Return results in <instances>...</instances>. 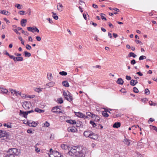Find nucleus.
<instances>
[{
	"label": "nucleus",
	"instance_id": "nucleus-48",
	"mask_svg": "<svg viewBox=\"0 0 157 157\" xmlns=\"http://www.w3.org/2000/svg\"><path fill=\"white\" fill-rule=\"evenodd\" d=\"M35 150L37 152H40V149L39 148H37L35 146Z\"/></svg>",
	"mask_w": 157,
	"mask_h": 157
},
{
	"label": "nucleus",
	"instance_id": "nucleus-28",
	"mask_svg": "<svg viewBox=\"0 0 157 157\" xmlns=\"http://www.w3.org/2000/svg\"><path fill=\"white\" fill-rule=\"evenodd\" d=\"M25 56V57H29L31 56V54L30 53L28 52L27 51H25L24 52Z\"/></svg>",
	"mask_w": 157,
	"mask_h": 157
},
{
	"label": "nucleus",
	"instance_id": "nucleus-29",
	"mask_svg": "<svg viewBox=\"0 0 157 157\" xmlns=\"http://www.w3.org/2000/svg\"><path fill=\"white\" fill-rule=\"evenodd\" d=\"M23 60V58L22 57H15V61H21Z\"/></svg>",
	"mask_w": 157,
	"mask_h": 157
},
{
	"label": "nucleus",
	"instance_id": "nucleus-49",
	"mask_svg": "<svg viewBox=\"0 0 157 157\" xmlns=\"http://www.w3.org/2000/svg\"><path fill=\"white\" fill-rule=\"evenodd\" d=\"M131 63L132 65H134L136 63V60L134 59H133L131 61Z\"/></svg>",
	"mask_w": 157,
	"mask_h": 157
},
{
	"label": "nucleus",
	"instance_id": "nucleus-46",
	"mask_svg": "<svg viewBox=\"0 0 157 157\" xmlns=\"http://www.w3.org/2000/svg\"><path fill=\"white\" fill-rule=\"evenodd\" d=\"M103 15H105V14L103 13H101V19L103 20H105V21H106V18L105 17L103 16Z\"/></svg>",
	"mask_w": 157,
	"mask_h": 157
},
{
	"label": "nucleus",
	"instance_id": "nucleus-24",
	"mask_svg": "<svg viewBox=\"0 0 157 157\" xmlns=\"http://www.w3.org/2000/svg\"><path fill=\"white\" fill-rule=\"evenodd\" d=\"M117 83L118 84L122 85L124 83V81L121 78H119L117 80Z\"/></svg>",
	"mask_w": 157,
	"mask_h": 157
},
{
	"label": "nucleus",
	"instance_id": "nucleus-47",
	"mask_svg": "<svg viewBox=\"0 0 157 157\" xmlns=\"http://www.w3.org/2000/svg\"><path fill=\"white\" fill-rule=\"evenodd\" d=\"M49 125L50 124L48 121H46L45 123L44 124V125L46 127H48Z\"/></svg>",
	"mask_w": 157,
	"mask_h": 157
},
{
	"label": "nucleus",
	"instance_id": "nucleus-17",
	"mask_svg": "<svg viewBox=\"0 0 157 157\" xmlns=\"http://www.w3.org/2000/svg\"><path fill=\"white\" fill-rule=\"evenodd\" d=\"M27 22V20L26 19H22L21 21V25L23 27H24L26 25L24 24L25 23Z\"/></svg>",
	"mask_w": 157,
	"mask_h": 157
},
{
	"label": "nucleus",
	"instance_id": "nucleus-43",
	"mask_svg": "<svg viewBox=\"0 0 157 157\" xmlns=\"http://www.w3.org/2000/svg\"><path fill=\"white\" fill-rule=\"evenodd\" d=\"M21 5L19 4H17L15 5V7L19 9H21Z\"/></svg>",
	"mask_w": 157,
	"mask_h": 157
},
{
	"label": "nucleus",
	"instance_id": "nucleus-55",
	"mask_svg": "<svg viewBox=\"0 0 157 157\" xmlns=\"http://www.w3.org/2000/svg\"><path fill=\"white\" fill-rule=\"evenodd\" d=\"M27 132L28 133H33V131L31 129H28L27 130Z\"/></svg>",
	"mask_w": 157,
	"mask_h": 157
},
{
	"label": "nucleus",
	"instance_id": "nucleus-34",
	"mask_svg": "<svg viewBox=\"0 0 157 157\" xmlns=\"http://www.w3.org/2000/svg\"><path fill=\"white\" fill-rule=\"evenodd\" d=\"M57 102L58 103L61 104L63 102V100L62 98H59L57 99Z\"/></svg>",
	"mask_w": 157,
	"mask_h": 157
},
{
	"label": "nucleus",
	"instance_id": "nucleus-35",
	"mask_svg": "<svg viewBox=\"0 0 157 157\" xmlns=\"http://www.w3.org/2000/svg\"><path fill=\"white\" fill-rule=\"evenodd\" d=\"M100 118L99 117H98L97 115H96L95 117V118L94 119V121H96V122H99V121H100Z\"/></svg>",
	"mask_w": 157,
	"mask_h": 157
},
{
	"label": "nucleus",
	"instance_id": "nucleus-10",
	"mask_svg": "<svg viewBox=\"0 0 157 157\" xmlns=\"http://www.w3.org/2000/svg\"><path fill=\"white\" fill-rule=\"evenodd\" d=\"M61 147L63 150H66L68 149L69 151H70L71 149L70 147H69L68 145L63 144L61 145Z\"/></svg>",
	"mask_w": 157,
	"mask_h": 157
},
{
	"label": "nucleus",
	"instance_id": "nucleus-57",
	"mask_svg": "<svg viewBox=\"0 0 157 157\" xmlns=\"http://www.w3.org/2000/svg\"><path fill=\"white\" fill-rule=\"evenodd\" d=\"M55 155L52 153H50V154H49V157H55L56 156L54 155Z\"/></svg>",
	"mask_w": 157,
	"mask_h": 157
},
{
	"label": "nucleus",
	"instance_id": "nucleus-15",
	"mask_svg": "<svg viewBox=\"0 0 157 157\" xmlns=\"http://www.w3.org/2000/svg\"><path fill=\"white\" fill-rule=\"evenodd\" d=\"M10 91L11 93L14 92V94L17 96L18 95H21V93L19 92V91H17L15 90H13V89H11L10 90Z\"/></svg>",
	"mask_w": 157,
	"mask_h": 157
},
{
	"label": "nucleus",
	"instance_id": "nucleus-53",
	"mask_svg": "<svg viewBox=\"0 0 157 157\" xmlns=\"http://www.w3.org/2000/svg\"><path fill=\"white\" fill-rule=\"evenodd\" d=\"M36 39L38 41H40L41 40V38L39 36H36Z\"/></svg>",
	"mask_w": 157,
	"mask_h": 157
},
{
	"label": "nucleus",
	"instance_id": "nucleus-2",
	"mask_svg": "<svg viewBox=\"0 0 157 157\" xmlns=\"http://www.w3.org/2000/svg\"><path fill=\"white\" fill-rule=\"evenodd\" d=\"M10 135L8 132H7L5 130H0V139L1 140H6L9 139Z\"/></svg>",
	"mask_w": 157,
	"mask_h": 157
},
{
	"label": "nucleus",
	"instance_id": "nucleus-54",
	"mask_svg": "<svg viewBox=\"0 0 157 157\" xmlns=\"http://www.w3.org/2000/svg\"><path fill=\"white\" fill-rule=\"evenodd\" d=\"M48 79L50 80H51L52 79V74L51 73H50L49 75V76H48Z\"/></svg>",
	"mask_w": 157,
	"mask_h": 157
},
{
	"label": "nucleus",
	"instance_id": "nucleus-61",
	"mask_svg": "<svg viewBox=\"0 0 157 157\" xmlns=\"http://www.w3.org/2000/svg\"><path fill=\"white\" fill-rule=\"evenodd\" d=\"M31 10L30 9H28L27 10V13L28 14V15H31Z\"/></svg>",
	"mask_w": 157,
	"mask_h": 157
},
{
	"label": "nucleus",
	"instance_id": "nucleus-26",
	"mask_svg": "<svg viewBox=\"0 0 157 157\" xmlns=\"http://www.w3.org/2000/svg\"><path fill=\"white\" fill-rule=\"evenodd\" d=\"M58 109H60L59 108L58 106H56L55 107H54L52 108V111L53 113H57V112H58V111H57V110L53 111V110H54L55 109H56V110H57Z\"/></svg>",
	"mask_w": 157,
	"mask_h": 157
},
{
	"label": "nucleus",
	"instance_id": "nucleus-9",
	"mask_svg": "<svg viewBox=\"0 0 157 157\" xmlns=\"http://www.w3.org/2000/svg\"><path fill=\"white\" fill-rule=\"evenodd\" d=\"M19 115H20L22 116V117L25 118L27 117L28 115L26 111L24 112L21 110H20V111Z\"/></svg>",
	"mask_w": 157,
	"mask_h": 157
},
{
	"label": "nucleus",
	"instance_id": "nucleus-8",
	"mask_svg": "<svg viewBox=\"0 0 157 157\" xmlns=\"http://www.w3.org/2000/svg\"><path fill=\"white\" fill-rule=\"evenodd\" d=\"M91 133L92 132L91 131H87L84 132L83 134L86 137L90 138L91 136Z\"/></svg>",
	"mask_w": 157,
	"mask_h": 157
},
{
	"label": "nucleus",
	"instance_id": "nucleus-37",
	"mask_svg": "<svg viewBox=\"0 0 157 157\" xmlns=\"http://www.w3.org/2000/svg\"><path fill=\"white\" fill-rule=\"evenodd\" d=\"M2 91L1 93L2 94H6L8 92V90L6 89H2Z\"/></svg>",
	"mask_w": 157,
	"mask_h": 157
},
{
	"label": "nucleus",
	"instance_id": "nucleus-7",
	"mask_svg": "<svg viewBox=\"0 0 157 157\" xmlns=\"http://www.w3.org/2000/svg\"><path fill=\"white\" fill-rule=\"evenodd\" d=\"M27 123L30 127H36L37 125V123L35 121H33L32 122L30 123L29 121H27Z\"/></svg>",
	"mask_w": 157,
	"mask_h": 157
},
{
	"label": "nucleus",
	"instance_id": "nucleus-33",
	"mask_svg": "<svg viewBox=\"0 0 157 157\" xmlns=\"http://www.w3.org/2000/svg\"><path fill=\"white\" fill-rule=\"evenodd\" d=\"M129 56H128V57H132L133 58H135L136 56V55L134 53L132 52H130L129 54Z\"/></svg>",
	"mask_w": 157,
	"mask_h": 157
},
{
	"label": "nucleus",
	"instance_id": "nucleus-21",
	"mask_svg": "<svg viewBox=\"0 0 157 157\" xmlns=\"http://www.w3.org/2000/svg\"><path fill=\"white\" fill-rule=\"evenodd\" d=\"M121 126V123L120 122H116L113 125L114 128H118Z\"/></svg>",
	"mask_w": 157,
	"mask_h": 157
},
{
	"label": "nucleus",
	"instance_id": "nucleus-52",
	"mask_svg": "<svg viewBox=\"0 0 157 157\" xmlns=\"http://www.w3.org/2000/svg\"><path fill=\"white\" fill-rule=\"evenodd\" d=\"M9 57L10 59H13L14 61H15V57L14 56L10 55Z\"/></svg>",
	"mask_w": 157,
	"mask_h": 157
},
{
	"label": "nucleus",
	"instance_id": "nucleus-14",
	"mask_svg": "<svg viewBox=\"0 0 157 157\" xmlns=\"http://www.w3.org/2000/svg\"><path fill=\"white\" fill-rule=\"evenodd\" d=\"M4 127H6L7 128H12V123H8L7 124L4 123L3 124Z\"/></svg>",
	"mask_w": 157,
	"mask_h": 157
},
{
	"label": "nucleus",
	"instance_id": "nucleus-19",
	"mask_svg": "<svg viewBox=\"0 0 157 157\" xmlns=\"http://www.w3.org/2000/svg\"><path fill=\"white\" fill-rule=\"evenodd\" d=\"M66 122L71 124H76V122L75 120H67L66 121Z\"/></svg>",
	"mask_w": 157,
	"mask_h": 157
},
{
	"label": "nucleus",
	"instance_id": "nucleus-23",
	"mask_svg": "<svg viewBox=\"0 0 157 157\" xmlns=\"http://www.w3.org/2000/svg\"><path fill=\"white\" fill-rule=\"evenodd\" d=\"M62 84L63 86L68 87L69 86V83L67 81H64L62 82Z\"/></svg>",
	"mask_w": 157,
	"mask_h": 157
},
{
	"label": "nucleus",
	"instance_id": "nucleus-31",
	"mask_svg": "<svg viewBox=\"0 0 157 157\" xmlns=\"http://www.w3.org/2000/svg\"><path fill=\"white\" fill-rule=\"evenodd\" d=\"M102 114L104 117H108L109 116V114L107 113V111H104L102 112Z\"/></svg>",
	"mask_w": 157,
	"mask_h": 157
},
{
	"label": "nucleus",
	"instance_id": "nucleus-60",
	"mask_svg": "<svg viewBox=\"0 0 157 157\" xmlns=\"http://www.w3.org/2000/svg\"><path fill=\"white\" fill-rule=\"evenodd\" d=\"M109 27H111L112 28H113V25L110 22H109Z\"/></svg>",
	"mask_w": 157,
	"mask_h": 157
},
{
	"label": "nucleus",
	"instance_id": "nucleus-39",
	"mask_svg": "<svg viewBox=\"0 0 157 157\" xmlns=\"http://www.w3.org/2000/svg\"><path fill=\"white\" fill-rule=\"evenodd\" d=\"M146 58V56H141L139 58V60H142Z\"/></svg>",
	"mask_w": 157,
	"mask_h": 157
},
{
	"label": "nucleus",
	"instance_id": "nucleus-27",
	"mask_svg": "<svg viewBox=\"0 0 157 157\" xmlns=\"http://www.w3.org/2000/svg\"><path fill=\"white\" fill-rule=\"evenodd\" d=\"M35 111L39 113H43L44 112V110L38 108H35Z\"/></svg>",
	"mask_w": 157,
	"mask_h": 157
},
{
	"label": "nucleus",
	"instance_id": "nucleus-42",
	"mask_svg": "<svg viewBox=\"0 0 157 157\" xmlns=\"http://www.w3.org/2000/svg\"><path fill=\"white\" fill-rule=\"evenodd\" d=\"M21 32L25 35L28 36L29 35V33L27 31H24L23 30H22Z\"/></svg>",
	"mask_w": 157,
	"mask_h": 157
},
{
	"label": "nucleus",
	"instance_id": "nucleus-36",
	"mask_svg": "<svg viewBox=\"0 0 157 157\" xmlns=\"http://www.w3.org/2000/svg\"><path fill=\"white\" fill-rule=\"evenodd\" d=\"M59 74L63 76H66L67 75V73L66 72L64 71H62L60 72Z\"/></svg>",
	"mask_w": 157,
	"mask_h": 157
},
{
	"label": "nucleus",
	"instance_id": "nucleus-40",
	"mask_svg": "<svg viewBox=\"0 0 157 157\" xmlns=\"http://www.w3.org/2000/svg\"><path fill=\"white\" fill-rule=\"evenodd\" d=\"M133 91L134 92L136 93H137L139 92L138 89L136 87H134L133 88Z\"/></svg>",
	"mask_w": 157,
	"mask_h": 157
},
{
	"label": "nucleus",
	"instance_id": "nucleus-50",
	"mask_svg": "<svg viewBox=\"0 0 157 157\" xmlns=\"http://www.w3.org/2000/svg\"><path fill=\"white\" fill-rule=\"evenodd\" d=\"M13 30L17 34L20 35V33L17 30V29H13Z\"/></svg>",
	"mask_w": 157,
	"mask_h": 157
},
{
	"label": "nucleus",
	"instance_id": "nucleus-20",
	"mask_svg": "<svg viewBox=\"0 0 157 157\" xmlns=\"http://www.w3.org/2000/svg\"><path fill=\"white\" fill-rule=\"evenodd\" d=\"M27 29L29 31L33 33L35 31V26L34 27H28Z\"/></svg>",
	"mask_w": 157,
	"mask_h": 157
},
{
	"label": "nucleus",
	"instance_id": "nucleus-11",
	"mask_svg": "<svg viewBox=\"0 0 157 157\" xmlns=\"http://www.w3.org/2000/svg\"><path fill=\"white\" fill-rule=\"evenodd\" d=\"M57 10L59 11H62L63 9V6L60 3H58L57 6Z\"/></svg>",
	"mask_w": 157,
	"mask_h": 157
},
{
	"label": "nucleus",
	"instance_id": "nucleus-16",
	"mask_svg": "<svg viewBox=\"0 0 157 157\" xmlns=\"http://www.w3.org/2000/svg\"><path fill=\"white\" fill-rule=\"evenodd\" d=\"M130 141V140L129 139L125 138L123 142L126 144L128 146H129L131 143Z\"/></svg>",
	"mask_w": 157,
	"mask_h": 157
},
{
	"label": "nucleus",
	"instance_id": "nucleus-30",
	"mask_svg": "<svg viewBox=\"0 0 157 157\" xmlns=\"http://www.w3.org/2000/svg\"><path fill=\"white\" fill-rule=\"evenodd\" d=\"M55 84V83L53 82H51L48 83L46 85L49 87L53 86Z\"/></svg>",
	"mask_w": 157,
	"mask_h": 157
},
{
	"label": "nucleus",
	"instance_id": "nucleus-51",
	"mask_svg": "<svg viewBox=\"0 0 157 157\" xmlns=\"http://www.w3.org/2000/svg\"><path fill=\"white\" fill-rule=\"evenodd\" d=\"M126 79L128 80H131V77L130 76H128V75H126Z\"/></svg>",
	"mask_w": 157,
	"mask_h": 157
},
{
	"label": "nucleus",
	"instance_id": "nucleus-56",
	"mask_svg": "<svg viewBox=\"0 0 157 157\" xmlns=\"http://www.w3.org/2000/svg\"><path fill=\"white\" fill-rule=\"evenodd\" d=\"M35 91H36V92H40L41 91V89H40V88H36V90H35Z\"/></svg>",
	"mask_w": 157,
	"mask_h": 157
},
{
	"label": "nucleus",
	"instance_id": "nucleus-4",
	"mask_svg": "<svg viewBox=\"0 0 157 157\" xmlns=\"http://www.w3.org/2000/svg\"><path fill=\"white\" fill-rule=\"evenodd\" d=\"M8 152L15 156H17L19 154L18 151V149L16 148H10Z\"/></svg>",
	"mask_w": 157,
	"mask_h": 157
},
{
	"label": "nucleus",
	"instance_id": "nucleus-59",
	"mask_svg": "<svg viewBox=\"0 0 157 157\" xmlns=\"http://www.w3.org/2000/svg\"><path fill=\"white\" fill-rule=\"evenodd\" d=\"M149 127L151 129H153L154 130H155V128H154V127H156L155 126H154L152 125H150L149 126Z\"/></svg>",
	"mask_w": 157,
	"mask_h": 157
},
{
	"label": "nucleus",
	"instance_id": "nucleus-12",
	"mask_svg": "<svg viewBox=\"0 0 157 157\" xmlns=\"http://www.w3.org/2000/svg\"><path fill=\"white\" fill-rule=\"evenodd\" d=\"M91 136L90 138L91 139L93 140H96L98 138V136L97 134L93 133L92 132L91 133Z\"/></svg>",
	"mask_w": 157,
	"mask_h": 157
},
{
	"label": "nucleus",
	"instance_id": "nucleus-38",
	"mask_svg": "<svg viewBox=\"0 0 157 157\" xmlns=\"http://www.w3.org/2000/svg\"><path fill=\"white\" fill-rule=\"evenodd\" d=\"M90 123L92 124L93 126V127L94 128L96 126V123H94V121H90Z\"/></svg>",
	"mask_w": 157,
	"mask_h": 157
},
{
	"label": "nucleus",
	"instance_id": "nucleus-22",
	"mask_svg": "<svg viewBox=\"0 0 157 157\" xmlns=\"http://www.w3.org/2000/svg\"><path fill=\"white\" fill-rule=\"evenodd\" d=\"M67 130L69 132H74L77 130V129L75 128L69 127L68 128Z\"/></svg>",
	"mask_w": 157,
	"mask_h": 157
},
{
	"label": "nucleus",
	"instance_id": "nucleus-62",
	"mask_svg": "<svg viewBox=\"0 0 157 157\" xmlns=\"http://www.w3.org/2000/svg\"><path fill=\"white\" fill-rule=\"evenodd\" d=\"M91 113H92L89 112H87L86 113V115L87 116L90 117Z\"/></svg>",
	"mask_w": 157,
	"mask_h": 157
},
{
	"label": "nucleus",
	"instance_id": "nucleus-58",
	"mask_svg": "<svg viewBox=\"0 0 157 157\" xmlns=\"http://www.w3.org/2000/svg\"><path fill=\"white\" fill-rule=\"evenodd\" d=\"M136 74H138V75L140 76H142L143 75V74L142 73H141L140 71L137 72L136 73Z\"/></svg>",
	"mask_w": 157,
	"mask_h": 157
},
{
	"label": "nucleus",
	"instance_id": "nucleus-41",
	"mask_svg": "<svg viewBox=\"0 0 157 157\" xmlns=\"http://www.w3.org/2000/svg\"><path fill=\"white\" fill-rule=\"evenodd\" d=\"M145 94L148 95L150 94V91L148 89L146 88L145 90Z\"/></svg>",
	"mask_w": 157,
	"mask_h": 157
},
{
	"label": "nucleus",
	"instance_id": "nucleus-5",
	"mask_svg": "<svg viewBox=\"0 0 157 157\" xmlns=\"http://www.w3.org/2000/svg\"><path fill=\"white\" fill-rule=\"evenodd\" d=\"M30 104V103L29 102L27 101H25L23 102L22 104V105L23 107L26 109H30L29 105Z\"/></svg>",
	"mask_w": 157,
	"mask_h": 157
},
{
	"label": "nucleus",
	"instance_id": "nucleus-1",
	"mask_svg": "<svg viewBox=\"0 0 157 157\" xmlns=\"http://www.w3.org/2000/svg\"><path fill=\"white\" fill-rule=\"evenodd\" d=\"M86 148L82 147L73 146L68 152V154L71 156L75 155L78 157H85Z\"/></svg>",
	"mask_w": 157,
	"mask_h": 157
},
{
	"label": "nucleus",
	"instance_id": "nucleus-45",
	"mask_svg": "<svg viewBox=\"0 0 157 157\" xmlns=\"http://www.w3.org/2000/svg\"><path fill=\"white\" fill-rule=\"evenodd\" d=\"M25 11L21 10V11H20L18 13L21 15H24L25 14Z\"/></svg>",
	"mask_w": 157,
	"mask_h": 157
},
{
	"label": "nucleus",
	"instance_id": "nucleus-44",
	"mask_svg": "<svg viewBox=\"0 0 157 157\" xmlns=\"http://www.w3.org/2000/svg\"><path fill=\"white\" fill-rule=\"evenodd\" d=\"M26 48L27 49L30 50L31 48V47L29 44H27L26 45Z\"/></svg>",
	"mask_w": 157,
	"mask_h": 157
},
{
	"label": "nucleus",
	"instance_id": "nucleus-64",
	"mask_svg": "<svg viewBox=\"0 0 157 157\" xmlns=\"http://www.w3.org/2000/svg\"><path fill=\"white\" fill-rule=\"evenodd\" d=\"M90 23L92 24V25H93L94 26H96L97 25L96 23H94L93 21H91Z\"/></svg>",
	"mask_w": 157,
	"mask_h": 157
},
{
	"label": "nucleus",
	"instance_id": "nucleus-6",
	"mask_svg": "<svg viewBox=\"0 0 157 157\" xmlns=\"http://www.w3.org/2000/svg\"><path fill=\"white\" fill-rule=\"evenodd\" d=\"M75 113L76 116L80 118H84L85 119L88 118V117L87 116H86L85 115H83L82 113L80 112L77 113L75 112Z\"/></svg>",
	"mask_w": 157,
	"mask_h": 157
},
{
	"label": "nucleus",
	"instance_id": "nucleus-13",
	"mask_svg": "<svg viewBox=\"0 0 157 157\" xmlns=\"http://www.w3.org/2000/svg\"><path fill=\"white\" fill-rule=\"evenodd\" d=\"M138 83V81L136 80L132 79L130 81V84L131 86H134Z\"/></svg>",
	"mask_w": 157,
	"mask_h": 157
},
{
	"label": "nucleus",
	"instance_id": "nucleus-18",
	"mask_svg": "<svg viewBox=\"0 0 157 157\" xmlns=\"http://www.w3.org/2000/svg\"><path fill=\"white\" fill-rule=\"evenodd\" d=\"M2 14L5 15H9L10 14V13L5 10H2L0 12Z\"/></svg>",
	"mask_w": 157,
	"mask_h": 157
},
{
	"label": "nucleus",
	"instance_id": "nucleus-32",
	"mask_svg": "<svg viewBox=\"0 0 157 157\" xmlns=\"http://www.w3.org/2000/svg\"><path fill=\"white\" fill-rule=\"evenodd\" d=\"M53 14L52 17L55 20H57L58 18V17L56 15V13L54 12H52Z\"/></svg>",
	"mask_w": 157,
	"mask_h": 157
},
{
	"label": "nucleus",
	"instance_id": "nucleus-63",
	"mask_svg": "<svg viewBox=\"0 0 157 157\" xmlns=\"http://www.w3.org/2000/svg\"><path fill=\"white\" fill-rule=\"evenodd\" d=\"M47 19L48 20L49 22L50 23L52 24L53 23V21H52V20L50 18H47Z\"/></svg>",
	"mask_w": 157,
	"mask_h": 157
},
{
	"label": "nucleus",
	"instance_id": "nucleus-3",
	"mask_svg": "<svg viewBox=\"0 0 157 157\" xmlns=\"http://www.w3.org/2000/svg\"><path fill=\"white\" fill-rule=\"evenodd\" d=\"M63 95L64 98L68 101H71L73 99V98L71 95V94L68 91L67 92L65 91H63Z\"/></svg>",
	"mask_w": 157,
	"mask_h": 157
},
{
	"label": "nucleus",
	"instance_id": "nucleus-25",
	"mask_svg": "<svg viewBox=\"0 0 157 157\" xmlns=\"http://www.w3.org/2000/svg\"><path fill=\"white\" fill-rule=\"evenodd\" d=\"M50 153H52L53 154H56V155L57 154H58V155H59V152L56 151H53V150L52 148H51L50 149Z\"/></svg>",
	"mask_w": 157,
	"mask_h": 157
}]
</instances>
